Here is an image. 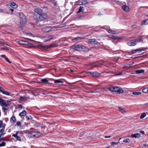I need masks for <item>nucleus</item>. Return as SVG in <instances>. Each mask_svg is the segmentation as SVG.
Wrapping results in <instances>:
<instances>
[{
  "instance_id": "0eeeda50",
  "label": "nucleus",
  "mask_w": 148,
  "mask_h": 148,
  "mask_svg": "<svg viewBox=\"0 0 148 148\" xmlns=\"http://www.w3.org/2000/svg\"><path fill=\"white\" fill-rule=\"evenodd\" d=\"M55 37L53 35H47L44 37L45 42H47L53 39Z\"/></svg>"
},
{
  "instance_id": "6e6d98bb",
  "label": "nucleus",
  "mask_w": 148,
  "mask_h": 148,
  "mask_svg": "<svg viewBox=\"0 0 148 148\" xmlns=\"http://www.w3.org/2000/svg\"><path fill=\"white\" fill-rule=\"evenodd\" d=\"M111 136H105V138H110V137H111Z\"/></svg>"
},
{
  "instance_id": "3c124183",
  "label": "nucleus",
  "mask_w": 148,
  "mask_h": 148,
  "mask_svg": "<svg viewBox=\"0 0 148 148\" xmlns=\"http://www.w3.org/2000/svg\"><path fill=\"white\" fill-rule=\"evenodd\" d=\"M5 123H3V124L2 123V125H1V127L4 128V127H5Z\"/></svg>"
},
{
  "instance_id": "2eb2a0df",
  "label": "nucleus",
  "mask_w": 148,
  "mask_h": 148,
  "mask_svg": "<svg viewBox=\"0 0 148 148\" xmlns=\"http://www.w3.org/2000/svg\"><path fill=\"white\" fill-rule=\"evenodd\" d=\"M122 8V10L126 12H128L129 10V8L128 6L125 5H123Z\"/></svg>"
},
{
  "instance_id": "37998d69",
  "label": "nucleus",
  "mask_w": 148,
  "mask_h": 148,
  "mask_svg": "<svg viewBox=\"0 0 148 148\" xmlns=\"http://www.w3.org/2000/svg\"><path fill=\"white\" fill-rule=\"evenodd\" d=\"M26 118L27 119V120H29V119H32V116H30V118H29L27 116H26Z\"/></svg>"
},
{
  "instance_id": "a18cd8bd",
  "label": "nucleus",
  "mask_w": 148,
  "mask_h": 148,
  "mask_svg": "<svg viewBox=\"0 0 148 148\" xmlns=\"http://www.w3.org/2000/svg\"><path fill=\"white\" fill-rule=\"evenodd\" d=\"M85 133L84 132H82V133H81L80 135H79V136L80 137H82L83 135Z\"/></svg>"
},
{
  "instance_id": "4be33fe9",
  "label": "nucleus",
  "mask_w": 148,
  "mask_h": 148,
  "mask_svg": "<svg viewBox=\"0 0 148 148\" xmlns=\"http://www.w3.org/2000/svg\"><path fill=\"white\" fill-rule=\"evenodd\" d=\"M41 82H40V83L41 84H47L48 83L49 81L47 80V79L45 78L43 79H41Z\"/></svg>"
},
{
  "instance_id": "c85d7f7f",
  "label": "nucleus",
  "mask_w": 148,
  "mask_h": 148,
  "mask_svg": "<svg viewBox=\"0 0 148 148\" xmlns=\"http://www.w3.org/2000/svg\"><path fill=\"white\" fill-rule=\"evenodd\" d=\"M122 139L121 138H119V141L118 142H110V144L112 145H117L118 143H119V141L121 139Z\"/></svg>"
},
{
  "instance_id": "423d86ee",
  "label": "nucleus",
  "mask_w": 148,
  "mask_h": 148,
  "mask_svg": "<svg viewBox=\"0 0 148 148\" xmlns=\"http://www.w3.org/2000/svg\"><path fill=\"white\" fill-rule=\"evenodd\" d=\"M19 15L20 18V23L22 24L25 23L26 22L25 16L22 12L19 13Z\"/></svg>"
},
{
  "instance_id": "f704fd0d",
  "label": "nucleus",
  "mask_w": 148,
  "mask_h": 148,
  "mask_svg": "<svg viewBox=\"0 0 148 148\" xmlns=\"http://www.w3.org/2000/svg\"><path fill=\"white\" fill-rule=\"evenodd\" d=\"M143 92L144 93H148V87L144 88L143 90Z\"/></svg>"
},
{
  "instance_id": "bf43d9fd",
  "label": "nucleus",
  "mask_w": 148,
  "mask_h": 148,
  "mask_svg": "<svg viewBox=\"0 0 148 148\" xmlns=\"http://www.w3.org/2000/svg\"><path fill=\"white\" fill-rule=\"evenodd\" d=\"M140 133L142 134H144L145 133L143 131H141L140 132Z\"/></svg>"
},
{
  "instance_id": "f3484780",
  "label": "nucleus",
  "mask_w": 148,
  "mask_h": 148,
  "mask_svg": "<svg viewBox=\"0 0 148 148\" xmlns=\"http://www.w3.org/2000/svg\"><path fill=\"white\" fill-rule=\"evenodd\" d=\"M27 100L25 97H21L19 98V102L21 103L22 101H25Z\"/></svg>"
},
{
  "instance_id": "49530a36",
  "label": "nucleus",
  "mask_w": 148,
  "mask_h": 148,
  "mask_svg": "<svg viewBox=\"0 0 148 148\" xmlns=\"http://www.w3.org/2000/svg\"><path fill=\"white\" fill-rule=\"evenodd\" d=\"M18 107L20 109H21L23 108V106L21 104H19L18 106Z\"/></svg>"
},
{
  "instance_id": "7c9ffc66",
  "label": "nucleus",
  "mask_w": 148,
  "mask_h": 148,
  "mask_svg": "<svg viewBox=\"0 0 148 148\" xmlns=\"http://www.w3.org/2000/svg\"><path fill=\"white\" fill-rule=\"evenodd\" d=\"M108 36L110 38H113L114 40H117L119 39L118 37H115L112 35H110L109 36Z\"/></svg>"
},
{
  "instance_id": "8fccbe9b",
  "label": "nucleus",
  "mask_w": 148,
  "mask_h": 148,
  "mask_svg": "<svg viewBox=\"0 0 148 148\" xmlns=\"http://www.w3.org/2000/svg\"><path fill=\"white\" fill-rule=\"evenodd\" d=\"M122 74V73L121 72H120L119 73H117L115 75V76H118L121 75Z\"/></svg>"
},
{
  "instance_id": "a211bd4d",
  "label": "nucleus",
  "mask_w": 148,
  "mask_h": 148,
  "mask_svg": "<svg viewBox=\"0 0 148 148\" xmlns=\"http://www.w3.org/2000/svg\"><path fill=\"white\" fill-rule=\"evenodd\" d=\"M10 5L13 8H16L18 7V5L14 2H12L10 3Z\"/></svg>"
},
{
  "instance_id": "39448f33",
  "label": "nucleus",
  "mask_w": 148,
  "mask_h": 148,
  "mask_svg": "<svg viewBox=\"0 0 148 148\" xmlns=\"http://www.w3.org/2000/svg\"><path fill=\"white\" fill-rule=\"evenodd\" d=\"M141 38H139L135 40H132L129 42L127 43V44L129 46H134L136 44V42H139L141 41Z\"/></svg>"
},
{
  "instance_id": "9d476101",
  "label": "nucleus",
  "mask_w": 148,
  "mask_h": 148,
  "mask_svg": "<svg viewBox=\"0 0 148 148\" xmlns=\"http://www.w3.org/2000/svg\"><path fill=\"white\" fill-rule=\"evenodd\" d=\"M33 134H34V138H36L42 135V133L41 132L37 131L36 132H34Z\"/></svg>"
},
{
  "instance_id": "052dcab7",
  "label": "nucleus",
  "mask_w": 148,
  "mask_h": 148,
  "mask_svg": "<svg viewBox=\"0 0 148 148\" xmlns=\"http://www.w3.org/2000/svg\"><path fill=\"white\" fill-rule=\"evenodd\" d=\"M9 10L11 11L12 12L14 11V10L12 9H9Z\"/></svg>"
},
{
  "instance_id": "20e7f679",
  "label": "nucleus",
  "mask_w": 148,
  "mask_h": 148,
  "mask_svg": "<svg viewBox=\"0 0 148 148\" xmlns=\"http://www.w3.org/2000/svg\"><path fill=\"white\" fill-rule=\"evenodd\" d=\"M65 26V25L63 26H62L59 25L58 27H52L51 26H47L45 27H43L42 28V30L43 32H48L49 31L51 30L53 28H60L62 27H63Z\"/></svg>"
},
{
  "instance_id": "ddd939ff",
  "label": "nucleus",
  "mask_w": 148,
  "mask_h": 148,
  "mask_svg": "<svg viewBox=\"0 0 148 148\" xmlns=\"http://www.w3.org/2000/svg\"><path fill=\"white\" fill-rule=\"evenodd\" d=\"M9 101H5L4 100L3 103H1V105L3 107H7L9 106Z\"/></svg>"
},
{
  "instance_id": "a878e982",
  "label": "nucleus",
  "mask_w": 148,
  "mask_h": 148,
  "mask_svg": "<svg viewBox=\"0 0 148 148\" xmlns=\"http://www.w3.org/2000/svg\"><path fill=\"white\" fill-rule=\"evenodd\" d=\"M16 119L14 116H12L10 119V121L11 122L14 123L16 121Z\"/></svg>"
},
{
  "instance_id": "4d7b16f0",
  "label": "nucleus",
  "mask_w": 148,
  "mask_h": 148,
  "mask_svg": "<svg viewBox=\"0 0 148 148\" xmlns=\"http://www.w3.org/2000/svg\"><path fill=\"white\" fill-rule=\"evenodd\" d=\"M1 56L2 57L4 58H5L6 57V56L5 55H1Z\"/></svg>"
},
{
  "instance_id": "a19ab883",
  "label": "nucleus",
  "mask_w": 148,
  "mask_h": 148,
  "mask_svg": "<svg viewBox=\"0 0 148 148\" xmlns=\"http://www.w3.org/2000/svg\"><path fill=\"white\" fill-rule=\"evenodd\" d=\"M6 145V143L4 142H2L0 144V146L1 147L4 146Z\"/></svg>"
},
{
  "instance_id": "9b49d317",
  "label": "nucleus",
  "mask_w": 148,
  "mask_h": 148,
  "mask_svg": "<svg viewBox=\"0 0 148 148\" xmlns=\"http://www.w3.org/2000/svg\"><path fill=\"white\" fill-rule=\"evenodd\" d=\"M89 74L92 77H98L99 76V74L96 72H89Z\"/></svg>"
},
{
  "instance_id": "dca6fc26",
  "label": "nucleus",
  "mask_w": 148,
  "mask_h": 148,
  "mask_svg": "<svg viewBox=\"0 0 148 148\" xmlns=\"http://www.w3.org/2000/svg\"><path fill=\"white\" fill-rule=\"evenodd\" d=\"M34 11L38 14L37 16H40L42 14V11L40 9H36L34 10Z\"/></svg>"
},
{
  "instance_id": "de8ad7c7",
  "label": "nucleus",
  "mask_w": 148,
  "mask_h": 148,
  "mask_svg": "<svg viewBox=\"0 0 148 148\" xmlns=\"http://www.w3.org/2000/svg\"><path fill=\"white\" fill-rule=\"evenodd\" d=\"M5 60L9 63H11V62L9 60H8V58L6 57L5 58Z\"/></svg>"
},
{
  "instance_id": "72a5a7b5",
  "label": "nucleus",
  "mask_w": 148,
  "mask_h": 148,
  "mask_svg": "<svg viewBox=\"0 0 148 148\" xmlns=\"http://www.w3.org/2000/svg\"><path fill=\"white\" fill-rule=\"evenodd\" d=\"M51 1L55 6H57V5L58 2L57 1L55 0H52Z\"/></svg>"
},
{
  "instance_id": "5701e85b",
  "label": "nucleus",
  "mask_w": 148,
  "mask_h": 148,
  "mask_svg": "<svg viewBox=\"0 0 148 148\" xmlns=\"http://www.w3.org/2000/svg\"><path fill=\"white\" fill-rule=\"evenodd\" d=\"M145 70L143 69L137 70L135 71L136 74H140L144 73Z\"/></svg>"
},
{
  "instance_id": "864d4df0",
  "label": "nucleus",
  "mask_w": 148,
  "mask_h": 148,
  "mask_svg": "<svg viewBox=\"0 0 148 148\" xmlns=\"http://www.w3.org/2000/svg\"><path fill=\"white\" fill-rule=\"evenodd\" d=\"M2 121H0V128L1 127V125H2Z\"/></svg>"
},
{
  "instance_id": "0e129e2a",
  "label": "nucleus",
  "mask_w": 148,
  "mask_h": 148,
  "mask_svg": "<svg viewBox=\"0 0 148 148\" xmlns=\"http://www.w3.org/2000/svg\"><path fill=\"white\" fill-rule=\"evenodd\" d=\"M3 49L6 50H8V49L6 48H3Z\"/></svg>"
},
{
  "instance_id": "cd10ccee",
  "label": "nucleus",
  "mask_w": 148,
  "mask_h": 148,
  "mask_svg": "<svg viewBox=\"0 0 148 148\" xmlns=\"http://www.w3.org/2000/svg\"><path fill=\"white\" fill-rule=\"evenodd\" d=\"M84 8L82 6H80L79 11L77 12V13H79L80 12H83Z\"/></svg>"
},
{
  "instance_id": "1a4fd4ad",
  "label": "nucleus",
  "mask_w": 148,
  "mask_h": 148,
  "mask_svg": "<svg viewBox=\"0 0 148 148\" xmlns=\"http://www.w3.org/2000/svg\"><path fill=\"white\" fill-rule=\"evenodd\" d=\"M18 43L20 45H30L31 43L29 42L23 40H20L18 42Z\"/></svg>"
},
{
  "instance_id": "e2e57ef3",
  "label": "nucleus",
  "mask_w": 148,
  "mask_h": 148,
  "mask_svg": "<svg viewBox=\"0 0 148 148\" xmlns=\"http://www.w3.org/2000/svg\"><path fill=\"white\" fill-rule=\"evenodd\" d=\"M3 10L2 9H0V12H3Z\"/></svg>"
},
{
  "instance_id": "e433bc0d",
  "label": "nucleus",
  "mask_w": 148,
  "mask_h": 148,
  "mask_svg": "<svg viewBox=\"0 0 148 148\" xmlns=\"http://www.w3.org/2000/svg\"><path fill=\"white\" fill-rule=\"evenodd\" d=\"M143 24L147 25L148 24V19L143 21L142 23Z\"/></svg>"
},
{
  "instance_id": "c9c22d12",
  "label": "nucleus",
  "mask_w": 148,
  "mask_h": 148,
  "mask_svg": "<svg viewBox=\"0 0 148 148\" xmlns=\"http://www.w3.org/2000/svg\"><path fill=\"white\" fill-rule=\"evenodd\" d=\"M146 114L145 113H143L141 114L140 118L141 119H142L144 118L146 116Z\"/></svg>"
},
{
  "instance_id": "412c9836",
  "label": "nucleus",
  "mask_w": 148,
  "mask_h": 148,
  "mask_svg": "<svg viewBox=\"0 0 148 148\" xmlns=\"http://www.w3.org/2000/svg\"><path fill=\"white\" fill-rule=\"evenodd\" d=\"M88 2L86 0L79 1L78 3L79 5H84L87 3Z\"/></svg>"
},
{
  "instance_id": "393cba45",
  "label": "nucleus",
  "mask_w": 148,
  "mask_h": 148,
  "mask_svg": "<svg viewBox=\"0 0 148 148\" xmlns=\"http://www.w3.org/2000/svg\"><path fill=\"white\" fill-rule=\"evenodd\" d=\"M119 111L122 113H125L126 111L124 108H122L121 107H119Z\"/></svg>"
},
{
  "instance_id": "7ed1b4c3",
  "label": "nucleus",
  "mask_w": 148,
  "mask_h": 148,
  "mask_svg": "<svg viewBox=\"0 0 148 148\" xmlns=\"http://www.w3.org/2000/svg\"><path fill=\"white\" fill-rule=\"evenodd\" d=\"M47 16L46 14H42L40 16H37V19H36V21L37 23H39L40 21H42L44 19L47 18Z\"/></svg>"
},
{
  "instance_id": "473e14b6",
  "label": "nucleus",
  "mask_w": 148,
  "mask_h": 148,
  "mask_svg": "<svg viewBox=\"0 0 148 148\" xmlns=\"http://www.w3.org/2000/svg\"><path fill=\"white\" fill-rule=\"evenodd\" d=\"M63 82H64L63 81H60L59 79L56 80L54 81V83H63Z\"/></svg>"
},
{
  "instance_id": "4c0bfd02",
  "label": "nucleus",
  "mask_w": 148,
  "mask_h": 148,
  "mask_svg": "<svg viewBox=\"0 0 148 148\" xmlns=\"http://www.w3.org/2000/svg\"><path fill=\"white\" fill-rule=\"evenodd\" d=\"M2 93L7 95H10V93L8 92L5 91L3 90Z\"/></svg>"
},
{
  "instance_id": "58836bf2",
  "label": "nucleus",
  "mask_w": 148,
  "mask_h": 148,
  "mask_svg": "<svg viewBox=\"0 0 148 148\" xmlns=\"http://www.w3.org/2000/svg\"><path fill=\"white\" fill-rule=\"evenodd\" d=\"M108 32H109L110 33H112V34H116V31H114L108 30Z\"/></svg>"
},
{
  "instance_id": "338daca9",
  "label": "nucleus",
  "mask_w": 148,
  "mask_h": 148,
  "mask_svg": "<svg viewBox=\"0 0 148 148\" xmlns=\"http://www.w3.org/2000/svg\"><path fill=\"white\" fill-rule=\"evenodd\" d=\"M11 131V130L10 129H9L8 130V132H10Z\"/></svg>"
},
{
  "instance_id": "13d9d810",
  "label": "nucleus",
  "mask_w": 148,
  "mask_h": 148,
  "mask_svg": "<svg viewBox=\"0 0 148 148\" xmlns=\"http://www.w3.org/2000/svg\"><path fill=\"white\" fill-rule=\"evenodd\" d=\"M3 91V90H2V88L1 87H0V92L2 93Z\"/></svg>"
},
{
  "instance_id": "603ef678",
  "label": "nucleus",
  "mask_w": 148,
  "mask_h": 148,
  "mask_svg": "<svg viewBox=\"0 0 148 148\" xmlns=\"http://www.w3.org/2000/svg\"><path fill=\"white\" fill-rule=\"evenodd\" d=\"M1 140H5L4 139L3 137L2 138H0V141Z\"/></svg>"
},
{
  "instance_id": "f03ea898",
  "label": "nucleus",
  "mask_w": 148,
  "mask_h": 148,
  "mask_svg": "<svg viewBox=\"0 0 148 148\" xmlns=\"http://www.w3.org/2000/svg\"><path fill=\"white\" fill-rule=\"evenodd\" d=\"M108 90L112 92H117V93H123V90L121 88L116 86H112L108 88Z\"/></svg>"
},
{
  "instance_id": "aec40b11",
  "label": "nucleus",
  "mask_w": 148,
  "mask_h": 148,
  "mask_svg": "<svg viewBox=\"0 0 148 148\" xmlns=\"http://www.w3.org/2000/svg\"><path fill=\"white\" fill-rule=\"evenodd\" d=\"M140 136V133H136L134 134H132L131 135V137L133 138H138Z\"/></svg>"
},
{
  "instance_id": "ea45409f",
  "label": "nucleus",
  "mask_w": 148,
  "mask_h": 148,
  "mask_svg": "<svg viewBox=\"0 0 148 148\" xmlns=\"http://www.w3.org/2000/svg\"><path fill=\"white\" fill-rule=\"evenodd\" d=\"M82 38H81L79 37H77L74 39L73 40L74 42H75L77 40Z\"/></svg>"
},
{
  "instance_id": "2f4dec72",
  "label": "nucleus",
  "mask_w": 148,
  "mask_h": 148,
  "mask_svg": "<svg viewBox=\"0 0 148 148\" xmlns=\"http://www.w3.org/2000/svg\"><path fill=\"white\" fill-rule=\"evenodd\" d=\"M141 93L140 92H132V94L135 96L141 94Z\"/></svg>"
},
{
  "instance_id": "5fc2aeb1",
  "label": "nucleus",
  "mask_w": 148,
  "mask_h": 148,
  "mask_svg": "<svg viewBox=\"0 0 148 148\" xmlns=\"http://www.w3.org/2000/svg\"><path fill=\"white\" fill-rule=\"evenodd\" d=\"M42 68L43 67H41V66L40 65H39L38 66V67H37V68L38 69H41V68Z\"/></svg>"
},
{
  "instance_id": "69168bd1",
  "label": "nucleus",
  "mask_w": 148,
  "mask_h": 148,
  "mask_svg": "<svg viewBox=\"0 0 148 148\" xmlns=\"http://www.w3.org/2000/svg\"><path fill=\"white\" fill-rule=\"evenodd\" d=\"M70 71L72 73H73L74 72V71L73 70H70Z\"/></svg>"
},
{
  "instance_id": "c03bdc74",
  "label": "nucleus",
  "mask_w": 148,
  "mask_h": 148,
  "mask_svg": "<svg viewBox=\"0 0 148 148\" xmlns=\"http://www.w3.org/2000/svg\"><path fill=\"white\" fill-rule=\"evenodd\" d=\"M16 125L18 126H20L21 125V123L19 121H18L16 123Z\"/></svg>"
},
{
  "instance_id": "4468645a",
  "label": "nucleus",
  "mask_w": 148,
  "mask_h": 148,
  "mask_svg": "<svg viewBox=\"0 0 148 148\" xmlns=\"http://www.w3.org/2000/svg\"><path fill=\"white\" fill-rule=\"evenodd\" d=\"M142 51V50H140V49H137L131 51L130 53L133 54L136 53H140Z\"/></svg>"
},
{
  "instance_id": "b1692460",
  "label": "nucleus",
  "mask_w": 148,
  "mask_h": 148,
  "mask_svg": "<svg viewBox=\"0 0 148 148\" xmlns=\"http://www.w3.org/2000/svg\"><path fill=\"white\" fill-rule=\"evenodd\" d=\"M58 45V44L56 43H53L52 44L50 45L49 46H47V49L51 47H55L57 46Z\"/></svg>"
},
{
  "instance_id": "c756f323",
  "label": "nucleus",
  "mask_w": 148,
  "mask_h": 148,
  "mask_svg": "<svg viewBox=\"0 0 148 148\" xmlns=\"http://www.w3.org/2000/svg\"><path fill=\"white\" fill-rule=\"evenodd\" d=\"M4 131V129H2L0 130V138L1 137L2 135H3L5 133H3Z\"/></svg>"
},
{
  "instance_id": "f257e3e1",
  "label": "nucleus",
  "mask_w": 148,
  "mask_h": 148,
  "mask_svg": "<svg viewBox=\"0 0 148 148\" xmlns=\"http://www.w3.org/2000/svg\"><path fill=\"white\" fill-rule=\"evenodd\" d=\"M71 48L73 50L77 51H87L88 49L85 47L81 45H73L72 46Z\"/></svg>"
},
{
  "instance_id": "bb28decb",
  "label": "nucleus",
  "mask_w": 148,
  "mask_h": 148,
  "mask_svg": "<svg viewBox=\"0 0 148 148\" xmlns=\"http://www.w3.org/2000/svg\"><path fill=\"white\" fill-rule=\"evenodd\" d=\"M33 132H29V133L28 134V136L30 138H34V134H33Z\"/></svg>"
},
{
  "instance_id": "f8f14e48",
  "label": "nucleus",
  "mask_w": 148,
  "mask_h": 148,
  "mask_svg": "<svg viewBox=\"0 0 148 148\" xmlns=\"http://www.w3.org/2000/svg\"><path fill=\"white\" fill-rule=\"evenodd\" d=\"M88 42L89 44L92 45H94L97 44L98 42H97L96 40L95 39H90L89 40Z\"/></svg>"
},
{
  "instance_id": "79ce46f5",
  "label": "nucleus",
  "mask_w": 148,
  "mask_h": 148,
  "mask_svg": "<svg viewBox=\"0 0 148 148\" xmlns=\"http://www.w3.org/2000/svg\"><path fill=\"white\" fill-rule=\"evenodd\" d=\"M130 141V140L129 139H128V138H127L126 139H124L123 140V142H124L126 143H128Z\"/></svg>"
},
{
  "instance_id": "6ab92c4d",
  "label": "nucleus",
  "mask_w": 148,
  "mask_h": 148,
  "mask_svg": "<svg viewBox=\"0 0 148 148\" xmlns=\"http://www.w3.org/2000/svg\"><path fill=\"white\" fill-rule=\"evenodd\" d=\"M26 112L25 110H23L22 112L20 113L19 114V115L22 118H23L26 115Z\"/></svg>"
},
{
  "instance_id": "6e6552de",
  "label": "nucleus",
  "mask_w": 148,
  "mask_h": 148,
  "mask_svg": "<svg viewBox=\"0 0 148 148\" xmlns=\"http://www.w3.org/2000/svg\"><path fill=\"white\" fill-rule=\"evenodd\" d=\"M22 133V132L18 131L17 132H16L15 134H13L12 135V136L13 137H15V138H16V139L17 140L21 141V138H20V137H19V136H18L17 135L18 134V133L21 134V133Z\"/></svg>"
},
{
  "instance_id": "680f3d73",
  "label": "nucleus",
  "mask_w": 148,
  "mask_h": 148,
  "mask_svg": "<svg viewBox=\"0 0 148 148\" xmlns=\"http://www.w3.org/2000/svg\"><path fill=\"white\" fill-rule=\"evenodd\" d=\"M0 44H1L2 45H5V43L4 42H1V43H0Z\"/></svg>"
},
{
  "instance_id": "774afa93",
  "label": "nucleus",
  "mask_w": 148,
  "mask_h": 148,
  "mask_svg": "<svg viewBox=\"0 0 148 148\" xmlns=\"http://www.w3.org/2000/svg\"><path fill=\"white\" fill-rule=\"evenodd\" d=\"M143 145L144 146H147V147L148 146L147 145H146V144H144Z\"/></svg>"
},
{
  "instance_id": "09e8293b",
  "label": "nucleus",
  "mask_w": 148,
  "mask_h": 148,
  "mask_svg": "<svg viewBox=\"0 0 148 148\" xmlns=\"http://www.w3.org/2000/svg\"><path fill=\"white\" fill-rule=\"evenodd\" d=\"M4 100L0 98V105L3 103V102Z\"/></svg>"
}]
</instances>
